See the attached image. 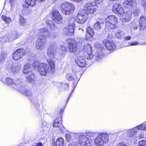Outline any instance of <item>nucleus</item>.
I'll list each match as a JSON object with an SVG mask.
<instances>
[{
    "mask_svg": "<svg viewBox=\"0 0 146 146\" xmlns=\"http://www.w3.org/2000/svg\"><path fill=\"white\" fill-rule=\"evenodd\" d=\"M136 128H138L137 131L139 130H146V124H143L140 125L138 126Z\"/></svg>",
    "mask_w": 146,
    "mask_h": 146,
    "instance_id": "35",
    "label": "nucleus"
},
{
    "mask_svg": "<svg viewBox=\"0 0 146 146\" xmlns=\"http://www.w3.org/2000/svg\"><path fill=\"white\" fill-rule=\"evenodd\" d=\"M38 3H41L44 2L45 0H36Z\"/></svg>",
    "mask_w": 146,
    "mask_h": 146,
    "instance_id": "58",
    "label": "nucleus"
},
{
    "mask_svg": "<svg viewBox=\"0 0 146 146\" xmlns=\"http://www.w3.org/2000/svg\"><path fill=\"white\" fill-rule=\"evenodd\" d=\"M73 90H72L71 91V94L73 92Z\"/></svg>",
    "mask_w": 146,
    "mask_h": 146,
    "instance_id": "63",
    "label": "nucleus"
},
{
    "mask_svg": "<svg viewBox=\"0 0 146 146\" xmlns=\"http://www.w3.org/2000/svg\"><path fill=\"white\" fill-rule=\"evenodd\" d=\"M103 0H95V2L96 4H100L102 3Z\"/></svg>",
    "mask_w": 146,
    "mask_h": 146,
    "instance_id": "50",
    "label": "nucleus"
},
{
    "mask_svg": "<svg viewBox=\"0 0 146 146\" xmlns=\"http://www.w3.org/2000/svg\"><path fill=\"white\" fill-rule=\"evenodd\" d=\"M145 17H142L141 18V17L140 18H145Z\"/></svg>",
    "mask_w": 146,
    "mask_h": 146,
    "instance_id": "64",
    "label": "nucleus"
},
{
    "mask_svg": "<svg viewBox=\"0 0 146 146\" xmlns=\"http://www.w3.org/2000/svg\"><path fill=\"white\" fill-rule=\"evenodd\" d=\"M75 27V24L74 23L70 24L68 25L65 27L64 29V31L67 35L70 36L72 35L74 33Z\"/></svg>",
    "mask_w": 146,
    "mask_h": 146,
    "instance_id": "13",
    "label": "nucleus"
},
{
    "mask_svg": "<svg viewBox=\"0 0 146 146\" xmlns=\"http://www.w3.org/2000/svg\"><path fill=\"white\" fill-rule=\"evenodd\" d=\"M108 17L109 18H115L116 17L114 15H111L109 16Z\"/></svg>",
    "mask_w": 146,
    "mask_h": 146,
    "instance_id": "56",
    "label": "nucleus"
},
{
    "mask_svg": "<svg viewBox=\"0 0 146 146\" xmlns=\"http://www.w3.org/2000/svg\"><path fill=\"white\" fill-rule=\"evenodd\" d=\"M102 140L98 136L94 140L95 144L96 146H103L104 144Z\"/></svg>",
    "mask_w": 146,
    "mask_h": 146,
    "instance_id": "23",
    "label": "nucleus"
},
{
    "mask_svg": "<svg viewBox=\"0 0 146 146\" xmlns=\"http://www.w3.org/2000/svg\"><path fill=\"white\" fill-rule=\"evenodd\" d=\"M137 28V27H135L133 28L134 29H136Z\"/></svg>",
    "mask_w": 146,
    "mask_h": 146,
    "instance_id": "61",
    "label": "nucleus"
},
{
    "mask_svg": "<svg viewBox=\"0 0 146 146\" xmlns=\"http://www.w3.org/2000/svg\"><path fill=\"white\" fill-rule=\"evenodd\" d=\"M139 146H146V141L142 140L139 142Z\"/></svg>",
    "mask_w": 146,
    "mask_h": 146,
    "instance_id": "40",
    "label": "nucleus"
},
{
    "mask_svg": "<svg viewBox=\"0 0 146 146\" xmlns=\"http://www.w3.org/2000/svg\"><path fill=\"white\" fill-rule=\"evenodd\" d=\"M25 53V50L23 49H18L13 53L12 57L14 60H18L22 58Z\"/></svg>",
    "mask_w": 146,
    "mask_h": 146,
    "instance_id": "8",
    "label": "nucleus"
},
{
    "mask_svg": "<svg viewBox=\"0 0 146 146\" xmlns=\"http://www.w3.org/2000/svg\"><path fill=\"white\" fill-rule=\"evenodd\" d=\"M61 50L64 52H66L67 51L66 48L65 46L62 47L61 48Z\"/></svg>",
    "mask_w": 146,
    "mask_h": 146,
    "instance_id": "51",
    "label": "nucleus"
},
{
    "mask_svg": "<svg viewBox=\"0 0 146 146\" xmlns=\"http://www.w3.org/2000/svg\"><path fill=\"white\" fill-rule=\"evenodd\" d=\"M94 28L96 30L99 31L100 29L101 26L99 22L95 23L94 25Z\"/></svg>",
    "mask_w": 146,
    "mask_h": 146,
    "instance_id": "36",
    "label": "nucleus"
},
{
    "mask_svg": "<svg viewBox=\"0 0 146 146\" xmlns=\"http://www.w3.org/2000/svg\"><path fill=\"white\" fill-rule=\"evenodd\" d=\"M117 21V19H107L106 21V25L109 26L110 28H113Z\"/></svg>",
    "mask_w": 146,
    "mask_h": 146,
    "instance_id": "18",
    "label": "nucleus"
},
{
    "mask_svg": "<svg viewBox=\"0 0 146 146\" xmlns=\"http://www.w3.org/2000/svg\"><path fill=\"white\" fill-rule=\"evenodd\" d=\"M91 53H88V56L87 57V58L88 59H91L93 58L94 56L93 55L91 54Z\"/></svg>",
    "mask_w": 146,
    "mask_h": 146,
    "instance_id": "45",
    "label": "nucleus"
},
{
    "mask_svg": "<svg viewBox=\"0 0 146 146\" xmlns=\"http://www.w3.org/2000/svg\"><path fill=\"white\" fill-rule=\"evenodd\" d=\"M139 22L141 29H144L146 27V19H140Z\"/></svg>",
    "mask_w": 146,
    "mask_h": 146,
    "instance_id": "25",
    "label": "nucleus"
},
{
    "mask_svg": "<svg viewBox=\"0 0 146 146\" xmlns=\"http://www.w3.org/2000/svg\"><path fill=\"white\" fill-rule=\"evenodd\" d=\"M102 140L103 142L106 143L108 142L109 141V135L108 134L106 133L100 134L98 136Z\"/></svg>",
    "mask_w": 146,
    "mask_h": 146,
    "instance_id": "21",
    "label": "nucleus"
},
{
    "mask_svg": "<svg viewBox=\"0 0 146 146\" xmlns=\"http://www.w3.org/2000/svg\"><path fill=\"white\" fill-rule=\"evenodd\" d=\"M33 65L35 69H37L40 74L43 76H45L49 71V68L48 65L44 63L39 64L37 61L34 62Z\"/></svg>",
    "mask_w": 146,
    "mask_h": 146,
    "instance_id": "2",
    "label": "nucleus"
},
{
    "mask_svg": "<svg viewBox=\"0 0 146 146\" xmlns=\"http://www.w3.org/2000/svg\"><path fill=\"white\" fill-rule=\"evenodd\" d=\"M56 146H64V141L63 139L61 138H58L56 143Z\"/></svg>",
    "mask_w": 146,
    "mask_h": 146,
    "instance_id": "26",
    "label": "nucleus"
},
{
    "mask_svg": "<svg viewBox=\"0 0 146 146\" xmlns=\"http://www.w3.org/2000/svg\"><path fill=\"white\" fill-rule=\"evenodd\" d=\"M75 145V143H72L71 144H70L68 146H74Z\"/></svg>",
    "mask_w": 146,
    "mask_h": 146,
    "instance_id": "59",
    "label": "nucleus"
},
{
    "mask_svg": "<svg viewBox=\"0 0 146 146\" xmlns=\"http://www.w3.org/2000/svg\"><path fill=\"white\" fill-rule=\"evenodd\" d=\"M79 32L81 33H83L84 32V30L82 29L79 28L78 29Z\"/></svg>",
    "mask_w": 146,
    "mask_h": 146,
    "instance_id": "53",
    "label": "nucleus"
},
{
    "mask_svg": "<svg viewBox=\"0 0 146 146\" xmlns=\"http://www.w3.org/2000/svg\"><path fill=\"white\" fill-rule=\"evenodd\" d=\"M21 66L17 63H13L8 66V69L12 71L14 74L19 73L20 70Z\"/></svg>",
    "mask_w": 146,
    "mask_h": 146,
    "instance_id": "9",
    "label": "nucleus"
},
{
    "mask_svg": "<svg viewBox=\"0 0 146 146\" xmlns=\"http://www.w3.org/2000/svg\"><path fill=\"white\" fill-rule=\"evenodd\" d=\"M96 6L94 5L92 3H87L84 5V9L87 11L90 14H93L96 10Z\"/></svg>",
    "mask_w": 146,
    "mask_h": 146,
    "instance_id": "11",
    "label": "nucleus"
},
{
    "mask_svg": "<svg viewBox=\"0 0 146 146\" xmlns=\"http://www.w3.org/2000/svg\"><path fill=\"white\" fill-rule=\"evenodd\" d=\"M19 22L21 25H23L26 22L25 19H20Z\"/></svg>",
    "mask_w": 146,
    "mask_h": 146,
    "instance_id": "46",
    "label": "nucleus"
},
{
    "mask_svg": "<svg viewBox=\"0 0 146 146\" xmlns=\"http://www.w3.org/2000/svg\"><path fill=\"white\" fill-rule=\"evenodd\" d=\"M61 9L63 13L69 15L74 10L75 6L71 3L65 2L61 4Z\"/></svg>",
    "mask_w": 146,
    "mask_h": 146,
    "instance_id": "4",
    "label": "nucleus"
},
{
    "mask_svg": "<svg viewBox=\"0 0 146 146\" xmlns=\"http://www.w3.org/2000/svg\"><path fill=\"white\" fill-rule=\"evenodd\" d=\"M131 38V36H126L124 38V40H130Z\"/></svg>",
    "mask_w": 146,
    "mask_h": 146,
    "instance_id": "49",
    "label": "nucleus"
},
{
    "mask_svg": "<svg viewBox=\"0 0 146 146\" xmlns=\"http://www.w3.org/2000/svg\"><path fill=\"white\" fill-rule=\"evenodd\" d=\"M6 81L8 85L10 86L13 85V87L21 93L27 96H29V97L32 96L31 92L26 90L25 88L22 86L21 82L20 80H17L14 83L12 79L9 78H7Z\"/></svg>",
    "mask_w": 146,
    "mask_h": 146,
    "instance_id": "1",
    "label": "nucleus"
},
{
    "mask_svg": "<svg viewBox=\"0 0 146 146\" xmlns=\"http://www.w3.org/2000/svg\"><path fill=\"white\" fill-rule=\"evenodd\" d=\"M74 79V78L72 76H70L68 78V80L69 81H72Z\"/></svg>",
    "mask_w": 146,
    "mask_h": 146,
    "instance_id": "54",
    "label": "nucleus"
},
{
    "mask_svg": "<svg viewBox=\"0 0 146 146\" xmlns=\"http://www.w3.org/2000/svg\"><path fill=\"white\" fill-rule=\"evenodd\" d=\"M5 23H8L11 21V19H3Z\"/></svg>",
    "mask_w": 146,
    "mask_h": 146,
    "instance_id": "48",
    "label": "nucleus"
},
{
    "mask_svg": "<svg viewBox=\"0 0 146 146\" xmlns=\"http://www.w3.org/2000/svg\"><path fill=\"white\" fill-rule=\"evenodd\" d=\"M47 40L46 38L40 36L38 38L35 44L36 48L38 50H42L46 47Z\"/></svg>",
    "mask_w": 146,
    "mask_h": 146,
    "instance_id": "6",
    "label": "nucleus"
},
{
    "mask_svg": "<svg viewBox=\"0 0 146 146\" xmlns=\"http://www.w3.org/2000/svg\"><path fill=\"white\" fill-rule=\"evenodd\" d=\"M0 40L2 43H4L6 42H9L10 40L9 37L7 36H4L0 38Z\"/></svg>",
    "mask_w": 146,
    "mask_h": 146,
    "instance_id": "32",
    "label": "nucleus"
},
{
    "mask_svg": "<svg viewBox=\"0 0 146 146\" xmlns=\"http://www.w3.org/2000/svg\"><path fill=\"white\" fill-rule=\"evenodd\" d=\"M141 4L144 9L146 10V0H144L143 1Z\"/></svg>",
    "mask_w": 146,
    "mask_h": 146,
    "instance_id": "42",
    "label": "nucleus"
},
{
    "mask_svg": "<svg viewBox=\"0 0 146 146\" xmlns=\"http://www.w3.org/2000/svg\"><path fill=\"white\" fill-rule=\"evenodd\" d=\"M56 53V49L54 46H50L48 48L47 54L48 56L50 58H54Z\"/></svg>",
    "mask_w": 146,
    "mask_h": 146,
    "instance_id": "15",
    "label": "nucleus"
},
{
    "mask_svg": "<svg viewBox=\"0 0 146 146\" xmlns=\"http://www.w3.org/2000/svg\"><path fill=\"white\" fill-rule=\"evenodd\" d=\"M19 33L17 32H15L13 33L11 36L10 40L12 41L16 40L19 37Z\"/></svg>",
    "mask_w": 146,
    "mask_h": 146,
    "instance_id": "33",
    "label": "nucleus"
},
{
    "mask_svg": "<svg viewBox=\"0 0 146 146\" xmlns=\"http://www.w3.org/2000/svg\"><path fill=\"white\" fill-rule=\"evenodd\" d=\"M71 136L70 134H67L66 135V140L68 141H70L71 139Z\"/></svg>",
    "mask_w": 146,
    "mask_h": 146,
    "instance_id": "44",
    "label": "nucleus"
},
{
    "mask_svg": "<svg viewBox=\"0 0 146 146\" xmlns=\"http://www.w3.org/2000/svg\"><path fill=\"white\" fill-rule=\"evenodd\" d=\"M53 19H52V20H49L48 21H47L46 22V23H48L49 25L51 28H53V27H54V24L53 23V22L52 21H54L53 20Z\"/></svg>",
    "mask_w": 146,
    "mask_h": 146,
    "instance_id": "38",
    "label": "nucleus"
},
{
    "mask_svg": "<svg viewBox=\"0 0 146 146\" xmlns=\"http://www.w3.org/2000/svg\"><path fill=\"white\" fill-rule=\"evenodd\" d=\"M139 43L137 42H134L129 43L130 46H135L139 44Z\"/></svg>",
    "mask_w": 146,
    "mask_h": 146,
    "instance_id": "47",
    "label": "nucleus"
},
{
    "mask_svg": "<svg viewBox=\"0 0 146 146\" xmlns=\"http://www.w3.org/2000/svg\"><path fill=\"white\" fill-rule=\"evenodd\" d=\"M84 50L85 52H86L87 53H91L92 48L91 45L88 44H85L84 46Z\"/></svg>",
    "mask_w": 146,
    "mask_h": 146,
    "instance_id": "27",
    "label": "nucleus"
},
{
    "mask_svg": "<svg viewBox=\"0 0 146 146\" xmlns=\"http://www.w3.org/2000/svg\"><path fill=\"white\" fill-rule=\"evenodd\" d=\"M23 73L25 74L26 78L28 82H32L34 80V76L32 71L31 65L29 63H26L23 68Z\"/></svg>",
    "mask_w": 146,
    "mask_h": 146,
    "instance_id": "3",
    "label": "nucleus"
},
{
    "mask_svg": "<svg viewBox=\"0 0 146 146\" xmlns=\"http://www.w3.org/2000/svg\"><path fill=\"white\" fill-rule=\"evenodd\" d=\"M135 3V0H126L123 4L124 6L129 8H132L134 6Z\"/></svg>",
    "mask_w": 146,
    "mask_h": 146,
    "instance_id": "19",
    "label": "nucleus"
},
{
    "mask_svg": "<svg viewBox=\"0 0 146 146\" xmlns=\"http://www.w3.org/2000/svg\"><path fill=\"white\" fill-rule=\"evenodd\" d=\"M127 19V20H128V19H122V21H123V22H125V21H127L126 20V19Z\"/></svg>",
    "mask_w": 146,
    "mask_h": 146,
    "instance_id": "60",
    "label": "nucleus"
},
{
    "mask_svg": "<svg viewBox=\"0 0 146 146\" xmlns=\"http://www.w3.org/2000/svg\"><path fill=\"white\" fill-rule=\"evenodd\" d=\"M133 13L134 15L138 16L139 15L140 12V10L138 9H136L133 11Z\"/></svg>",
    "mask_w": 146,
    "mask_h": 146,
    "instance_id": "41",
    "label": "nucleus"
},
{
    "mask_svg": "<svg viewBox=\"0 0 146 146\" xmlns=\"http://www.w3.org/2000/svg\"><path fill=\"white\" fill-rule=\"evenodd\" d=\"M72 1H74L77 3H80L83 0H70Z\"/></svg>",
    "mask_w": 146,
    "mask_h": 146,
    "instance_id": "52",
    "label": "nucleus"
},
{
    "mask_svg": "<svg viewBox=\"0 0 146 146\" xmlns=\"http://www.w3.org/2000/svg\"><path fill=\"white\" fill-rule=\"evenodd\" d=\"M61 120L59 118L56 119L54 122L53 126L54 127H58V131L61 130Z\"/></svg>",
    "mask_w": 146,
    "mask_h": 146,
    "instance_id": "20",
    "label": "nucleus"
},
{
    "mask_svg": "<svg viewBox=\"0 0 146 146\" xmlns=\"http://www.w3.org/2000/svg\"><path fill=\"white\" fill-rule=\"evenodd\" d=\"M52 15L54 18H61V15L57 10H53L52 12Z\"/></svg>",
    "mask_w": 146,
    "mask_h": 146,
    "instance_id": "24",
    "label": "nucleus"
},
{
    "mask_svg": "<svg viewBox=\"0 0 146 146\" xmlns=\"http://www.w3.org/2000/svg\"><path fill=\"white\" fill-rule=\"evenodd\" d=\"M47 61L50 65V69L51 71H53L55 68V64L54 62L52 60H48Z\"/></svg>",
    "mask_w": 146,
    "mask_h": 146,
    "instance_id": "31",
    "label": "nucleus"
},
{
    "mask_svg": "<svg viewBox=\"0 0 146 146\" xmlns=\"http://www.w3.org/2000/svg\"><path fill=\"white\" fill-rule=\"evenodd\" d=\"M112 9L114 12L120 15H122L125 12L121 5L119 3L114 4Z\"/></svg>",
    "mask_w": 146,
    "mask_h": 146,
    "instance_id": "10",
    "label": "nucleus"
},
{
    "mask_svg": "<svg viewBox=\"0 0 146 146\" xmlns=\"http://www.w3.org/2000/svg\"><path fill=\"white\" fill-rule=\"evenodd\" d=\"M119 146H127V145L123 143H122L119 144Z\"/></svg>",
    "mask_w": 146,
    "mask_h": 146,
    "instance_id": "57",
    "label": "nucleus"
},
{
    "mask_svg": "<svg viewBox=\"0 0 146 146\" xmlns=\"http://www.w3.org/2000/svg\"><path fill=\"white\" fill-rule=\"evenodd\" d=\"M137 128L135 127L128 130L127 132V136L129 137H134L137 131Z\"/></svg>",
    "mask_w": 146,
    "mask_h": 146,
    "instance_id": "22",
    "label": "nucleus"
},
{
    "mask_svg": "<svg viewBox=\"0 0 146 146\" xmlns=\"http://www.w3.org/2000/svg\"><path fill=\"white\" fill-rule=\"evenodd\" d=\"M62 19H54L53 20L55 22H56L57 24H59L62 23Z\"/></svg>",
    "mask_w": 146,
    "mask_h": 146,
    "instance_id": "43",
    "label": "nucleus"
},
{
    "mask_svg": "<svg viewBox=\"0 0 146 146\" xmlns=\"http://www.w3.org/2000/svg\"><path fill=\"white\" fill-rule=\"evenodd\" d=\"M103 42L106 49L110 51L114 50L116 48L115 43L112 41H110L107 39H104Z\"/></svg>",
    "mask_w": 146,
    "mask_h": 146,
    "instance_id": "7",
    "label": "nucleus"
},
{
    "mask_svg": "<svg viewBox=\"0 0 146 146\" xmlns=\"http://www.w3.org/2000/svg\"><path fill=\"white\" fill-rule=\"evenodd\" d=\"M76 63L80 67L82 68L86 65V62L84 60L83 57L82 56L78 57L76 59Z\"/></svg>",
    "mask_w": 146,
    "mask_h": 146,
    "instance_id": "17",
    "label": "nucleus"
},
{
    "mask_svg": "<svg viewBox=\"0 0 146 146\" xmlns=\"http://www.w3.org/2000/svg\"><path fill=\"white\" fill-rule=\"evenodd\" d=\"M26 3L31 7L35 6L36 4V0H25Z\"/></svg>",
    "mask_w": 146,
    "mask_h": 146,
    "instance_id": "30",
    "label": "nucleus"
},
{
    "mask_svg": "<svg viewBox=\"0 0 146 146\" xmlns=\"http://www.w3.org/2000/svg\"><path fill=\"white\" fill-rule=\"evenodd\" d=\"M95 134L93 132H88L86 133V135L89 137H94Z\"/></svg>",
    "mask_w": 146,
    "mask_h": 146,
    "instance_id": "39",
    "label": "nucleus"
},
{
    "mask_svg": "<svg viewBox=\"0 0 146 146\" xmlns=\"http://www.w3.org/2000/svg\"><path fill=\"white\" fill-rule=\"evenodd\" d=\"M69 43L68 48L69 51L71 53H74L77 50V43L74 39H70L68 41Z\"/></svg>",
    "mask_w": 146,
    "mask_h": 146,
    "instance_id": "12",
    "label": "nucleus"
},
{
    "mask_svg": "<svg viewBox=\"0 0 146 146\" xmlns=\"http://www.w3.org/2000/svg\"><path fill=\"white\" fill-rule=\"evenodd\" d=\"M2 18H9V19H10L11 18L10 17H9V18H7V17H6V18H5V17H4V18H3V17Z\"/></svg>",
    "mask_w": 146,
    "mask_h": 146,
    "instance_id": "62",
    "label": "nucleus"
},
{
    "mask_svg": "<svg viewBox=\"0 0 146 146\" xmlns=\"http://www.w3.org/2000/svg\"><path fill=\"white\" fill-rule=\"evenodd\" d=\"M87 33L91 37H92L94 35V33L93 29L90 27H88L87 29Z\"/></svg>",
    "mask_w": 146,
    "mask_h": 146,
    "instance_id": "34",
    "label": "nucleus"
},
{
    "mask_svg": "<svg viewBox=\"0 0 146 146\" xmlns=\"http://www.w3.org/2000/svg\"><path fill=\"white\" fill-rule=\"evenodd\" d=\"M81 11H83V10H80L78 12V13L77 15V17L78 18H87L88 17V15L86 14L82 13Z\"/></svg>",
    "mask_w": 146,
    "mask_h": 146,
    "instance_id": "28",
    "label": "nucleus"
},
{
    "mask_svg": "<svg viewBox=\"0 0 146 146\" xmlns=\"http://www.w3.org/2000/svg\"><path fill=\"white\" fill-rule=\"evenodd\" d=\"M76 21L79 24H84L86 21L85 19H76Z\"/></svg>",
    "mask_w": 146,
    "mask_h": 146,
    "instance_id": "37",
    "label": "nucleus"
},
{
    "mask_svg": "<svg viewBox=\"0 0 146 146\" xmlns=\"http://www.w3.org/2000/svg\"><path fill=\"white\" fill-rule=\"evenodd\" d=\"M35 145L36 146H43L42 144L40 143H37Z\"/></svg>",
    "mask_w": 146,
    "mask_h": 146,
    "instance_id": "55",
    "label": "nucleus"
},
{
    "mask_svg": "<svg viewBox=\"0 0 146 146\" xmlns=\"http://www.w3.org/2000/svg\"><path fill=\"white\" fill-rule=\"evenodd\" d=\"M115 35L118 38H121L124 35V33L121 30H118L115 33Z\"/></svg>",
    "mask_w": 146,
    "mask_h": 146,
    "instance_id": "29",
    "label": "nucleus"
},
{
    "mask_svg": "<svg viewBox=\"0 0 146 146\" xmlns=\"http://www.w3.org/2000/svg\"><path fill=\"white\" fill-rule=\"evenodd\" d=\"M39 33L41 36L43 38L46 39V38H50V35L47 28H43L40 29L38 30Z\"/></svg>",
    "mask_w": 146,
    "mask_h": 146,
    "instance_id": "14",
    "label": "nucleus"
},
{
    "mask_svg": "<svg viewBox=\"0 0 146 146\" xmlns=\"http://www.w3.org/2000/svg\"><path fill=\"white\" fill-rule=\"evenodd\" d=\"M78 142L81 145H87L90 142V140H88L87 137L82 134L79 135Z\"/></svg>",
    "mask_w": 146,
    "mask_h": 146,
    "instance_id": "16",
    "label": "nucleus"
},
{
    "mask_svg": "<svg viewBox=\"0 0 146 146\" xmlns=\"http://www.w3.org/2000/svg\"><path fill=\"white\" fill-rule=\"evenodd\" d=\"M94 46L97 49V52L95 54V58L96 60L99 61L104 57L103 53L104 47L98 42H96L94 44Z\"/></svg>",
    "mask_w": 146,
    "mask_h": 146,
    "instance_id": "5",
    "label": "nucleus"
}]
</instances>
